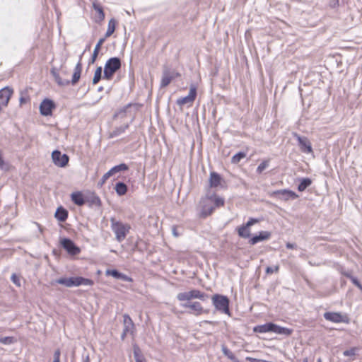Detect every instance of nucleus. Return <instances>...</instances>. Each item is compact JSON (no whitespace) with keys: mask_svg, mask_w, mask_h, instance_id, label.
I'll list each match as a JSON object with an SVG mask.
<instances>
[{"mask_svg":"<svg viewBox=\"0 0 362 362\" xmlns=\"http://www.w3.org/2000/svg\"><path fill=\"white\" fill-rule=\"evenodd\" d=\"M110 223L111 228L115 235L116 240L119 243L122 242L131 229L130 225L116 221L115 218H110Z\"/></svg>","mask_w":362,"mask_h":362,"instance_id":"nucleus-1","label":"nucleus"},{"mask_svg":"<svg viewBox=\"0 0 362 362\" xmlns=\"http://www.w3.org/2000/svg\"><path fill=\"white\" fill-rule=\"evenodd\" d=\"M208 298V296L197 289H192L188 291L179 293L177 295V298L182 303H192V299H199L201 300H205Z\"/></svg>","mask_w":362,"mask_h":362,"instance_id":"nucleus-2","label":"nucleus"},{"mask_svg":"<svg viewBox=\"0 0 362 362\" xmlns=\"http://www.w3.org/2000/svg\"><path fill=\"white\" fill-rule=\"evenodd\" d=\"M59 284L64 285L66 287L84 286H92L93 281L91 279H86L81 276H75L70 278H60L56 281Z\"/></svg>","mask_w":362,"mask_h":362,"instance_id":"nucleus-3","label":"nucleus"},{"mask_svg":"<svg viewBox=\"0 0 362 362\" xmlns=\"http://www.w3.org/2000/svg\"><path fill=\"white\" fill-rule=\"evenodd\" d=\"M121 61L117 57H112L109 59L104 67L103 78L106 80L112 79L114 74L120 69Z\"/></svg>","mask_w":362,"mask_h":362,"instance_id":"nucleus-4","label":"nucleus"},{"mask_svg":"<svg viewBox=\"0 0 362 362\" xmlns=\"http://www.w3.org/2000/svg\"><path fill=\"white\" fill-rule=\"evenodd\" d=\"M211 300L213 305H214L216 310L225 314H230L229 300L226 296L216 294L212 296Z\"/></svg>","mask_w":362,"mask_h":362,"instance_id":"nucleus-5","label":"nucleus"},{"mask_svg":"<svg viewBox=\"0 0 362 362\" xmlns=\"http://www.w3.org/2000/svg\"><path fill=\"white\" fill-rule=\"evenodd\" d=\"M214 210V206L211 202L209 195L202 198L199 203V216L205 218L210 216Z\"/></svg>","mask_w":362,"mask_h":362,"instance_id":"nucleus-6","label":"nucleus"},{"mask_svg":"<svg viewBox=\"0 0 362 362\" xmlns=\"http://www.w3.org/2000/svg\"><path fill=\"white\" fill-rule=\"evenodd\" d=\"M324 317L327 320L334 323L344 322L348 324L349 322L348 315L340 313L327 312L324 314Z\"/></svg>","mask_w":362,"mask_h":362,"instance_id":"nucleus-7","label":"nucleus"},{"mask_svg":"<svg viewBox=\"0 0 362 362\" xmlns=\"http://www.w3.org/2000/svg\"><path fill=\"white\" fill-rule=\"evenodd\" d=\"M13 94V88L8 86L4 87L0 90V112L3 108L7 107Z\"/></svg>","mask_w":362,"mask_h":362,"instance_id":"nucleus-8","label":"nucleus"},{"mask_svg":"<svg viewBox=\"0 0 362 362\" xmlns=\"http://www.w3.org/2000/svg\"><path fill=\"white\" fill-rule=\"evenodd\" d=\"M197 96V88L195 86L192 85L189 88V94L185 96L180 98H178L177 100V104L178 105L182 106L186 104H189V106H191L196 99Z\"/></svg>","mask_w":362,"mask_h":362,"instance_id":"nucleus-9","label":"nucleus"},{"mask_svg":"<svg viewBox=\"0 0 362 362\" xmlns=\"http://www.w3.org/2000/svg\"><path fill=\"white\" fill-rule=\"evenodd\" d=\"M53 163L58 167L64 168L69 163V156L66 154H62L59 151H54L52 153Z\"/></svg>","mask_w":362,"mask_h":362,"instance_id":"nucleus-10","label":"nucleus"},{"mask_svg":"<svg viewBox=\"0 0 362 362\" xmlns=\"http://www.w3.org/2000/svg\"><path fill=\"white\" fill-rule=\"evenodd\" d=\"M273 197H276L279 199L288 201L289 199H296L298 197V195L296 194L294 192L289 189H280L274 191L271 194Z\"/></svg>","mask_w":362,"mask_h":362,"instance_id":"nucleus-11","label":"nucleus"},{"mask_svg":"<svg viewBox=\"0 0 362 362\" xmlns=\"http://www.w3.org/2000/svg\"><path fill=\"white\" fill-rule=\"evenodd\" d=\"M293 136L298 141V144L301 151L306 153H310L313 152L311 143L307 137L300 136L296 133H293Z\"/></svg>","mask_w":362,"mask_h":362,"instance_id":"nucleus-12","label":"nucleus"},{"mask_svg":"<svg viewBox=\"0 0 362 362\" xmlns=\"http://www.w3.org/2000/svg\"><path fill=\"white\" fill-rule=\"evenodd\" d=\"M178 76H180V74L175 71L165 69L163 72L160 86L166 87L168 85H169L173 79Z\"/></svg>","mask_w":362,"mask_h":362,"instance_id":"nucleus-13","label":"nucleus"},{"mask_svg":"<svg viewBox=\"0 0 362 362\" xmlns=\"http://www.w3.org/2000/svg\"><path fill=\"white\" fill-rule=\"evenodd\" d=\"M61 245L70 255H75L80 252V249L70 239L63 238Z\"/></svg>","mask_w":362,"mask_h":362,"instance_id":"nucleus-14","label":"nucleus"},{"mask_svg":"<svg viewBox=\"0 0 362 362\" xmlns=\"http://www.w3.org/2000/svg\"><path fill=\"white\" fill-rule=\"evenodd\" d=\"M54 108V103L49 99L44 100L40 105V113L44 116L51 115Z\"/></svg>","mask_w":362,"mask_h":362,"instance_id":"nucleus-15","label":"nucleus"},{"mask_svg":"<svg viewBox=\"0 0 362 362\" xmlns=\"http://www.w3.org/2000/svg\"><path fill=\"white\" fill-rule=\"evenodd\" d=\"M181 306L185 308L190 309L192 313L195 315H200L204 313V310L202 306L201 303L197 301L188 303H181Z\"/></svg>","mask_w":362,"mask_h":362,"instance_id":"nucleus-16","label":"nucleus"},{"mask_svg":"<svg viewBox=\"0 0 362 362\" xmlns=\"http://www.w3.org/2000/svg\"><path fill=\"white\" fill-rule=\"evenodd\" d=\"M271 237V233L268 231H261L257 235L253 236L250 240L249 243L251 245H255L259 242L264 241L269 239Z\"/></svg>","mask_w":362,"mask_h":362,"instance_id":"nucleus-17","label":"nucleus"},{"mask_svg":"<svg viewBox=\"0 0 362 362\" xmlns=\"http://www.w3.org/2000/svg\"><path fill=\"white\" fill-rule=\"evenodd\" d=\"M123 322H124V329L123 331L125 333H128L129 334H132L134 332V325L132 318L127 314L123 316Z\"/></svg>","mask_w":362,"mask_h":362,"instance_id":"nucleus-18","label":"nucleus"},{"mask_svg":"<svg viewBox=\"0 0 362 362\" xmlns=\"http://www.w3.org/2000/svg\"><path fill=\"white\" fill-rule=\"evenodd\" d=\"M105 274L107 276H112L115 279H122L125 281L131 282L132 281V279L130 277H129L128 276H127L124 274L119 272L118 271H117L115 269H107L105 272Z\"/></svg>","mask_w":362,"mask_h":362,"instance_id":"nucleus-19","label":"nucleus"},{"mask_svg":"<svg viewBox=\"0 0 362 362\" xmlns=\"http://www.w3.org/2000/svg\"><path fill=\"white\" fill-rule=\"evenodd\" d=\"M272 332L278 334H282L286 336H290L293 330L286 327L279 326L276 324L272 323Z\"/></svg>","mask_w":362,"mask_h":362,"instance_id":"nucleus-20","label":"nucleus"},{"mask_svg":"<svg viewBox=\"0 0 362 362\" xmlns=\"http://www.w3.org/2000/svg\"><path fill=\"white\" fill-rule=\"evenodd\" d=\"M222 178L216 173L212 172L210 174L209 185L212 188H216L221 185Z\"/></svg>","mask_w":362,"mask_h":362,"instance_id":"nucleus-21","label":"nucleus"},{"mask_svg":"<svg viewBox=\"0 0 362 362\" xmlns=\"http://www.w3.org/2000/svg\"><path fill=\"white\" fill-rule=\"evenodd\" d=\"M71 200L78 206H82L85 203V199L82 192H76L71 194Z\"/></svg>","mask_w":362,"mask_h":362,"instance_id":"nucleus-22","label":"nucleus"},{"mask_svg":"<svg viewBox=\"0 0 362 362\" xmlns=\"http://www.w3.org/2000/svg\"><path fill=\"white\" fill-rule=\"evenodd\" d=\"M272 322L266 323L264 325L255 326L253 329L255 332L266 333L272 332Z\"/></svg>","mask_w":362,"mask_h":362,"instance_id":"nucleus-23","label":"nucleus"},{"mask_svg":"<svg viewBox=\"0 0 362 362\" xmlns=\"http://www.w3.org/2000/svg\"><path fill=\"white\" fill-rule=\"evenodd\" d=\"M209 198L211 200V202L214 206V209L216 207H221L224 205V203H225L224 199L216 195V194H214L209 195Z\"/></svg>","mask_w":362,"mask_h":362,"instance_id":"nucleus-24","label":"nucleus"},{"mask_svg":"<svg viewBox=\"0 0 362 362\" xmlns=\"http://www.w3.org/2000/svg\"><path fill=\"white\" fill-rule=\"evenodd\" d=\"M116 21L113 18L110 19L108 22L107 29L103 38H107L110 37L115 30Z\"/></svg>","mask_w":362,"mask_h":362,"instance_id":"nucleus-25","label":"nucleus"},{"mask_svg":"<svg viewBox=\"0 0 362 362\" xmlns=\"http://www.w3.org/2000/svg\"><path fill=\"white\" fill-rule=\"evenodd\" d=\"M105 41V38H100L98 40V43L96 44L95 47V49L93 50V55L91 57V63L93 64L95 62V61L96 60L98 53H99V51L100 49V47Z\"/></svg>","mask_w":362,"mask_h":362,"instance_id":"nucleus-26","label":"nucleus"},{"mask_svg":"<svg viewBox=\"0 0 362 362\" xmlns=\"http://www.w3.org/2000/svg\"><path fill=\"white\" fill-rule=\"evenodd\" d=\"M127 170H128V166L124 163H122L118 165L114 166L107 173L110 174V176H112L119 172L126 171Z\"/></svg>","mask_w":362,"mask_h":362,"instance_id":"nucleus-27","label":"nucleus"},{"mask_svg":"<svg viewBox=\"0 0 362 362\" xmlns=\"http://www.w3.org/2000/svg\"><path fill=\"white\" fill-rule=\"evenodd\" d=\"M238 233L241 238H247L250 236V228L245 225L241 226L238 228Z\"/></svg>","mask_w":362,"mask_h":362,"instance_id":"nucleus-28","label":"nucleus"},{"mask_svg":"<svg viewBox=\"0 0 362 362\" xmlns=\"http://www.w3.org/2000/svg\"><path fill=\"white\" fill-rule=\"evenodd\" d=\"M81 69H82L81 64L80 62H78L75 67L74 73L73 74V78H72V83L73 84H75L79 80L80 76H81Z\"/></svg>","mask_w":362,"mask_h":362,"instance_id":"nucleus-29","label":"nucleus"},{"mask_svg":"<svg viewBox=\"0 0 362 362\" xmlns=\"http://www.w3.org/2000/svg\"><path fill=\"white\" fill-rule=\"evenodd\" d=\"M67 216H68L67 211L61 207L58 208L55 213L56 218L60 221H64L66 219Z\"/></svg>","mask_w":362,"mask_h":362,"instance_id":"nucleus-30","label":"nucleus"},{"mask_svg":"<svg viewBox=\"0 0 362 362\" xmlns=\"http://www.w3.org/2000/svg\"><path fill=\"white\" fill-rule=\"evenodd\" d=\"M115 189L117 194L119 196L124 195L127 191V187L123 182L117 183Z\"/></svg>","mask_w":362,"mask_h":362,"instance_id":"nucleus-31","label":"nucleus"},{"mask_svg":"<svg viewBox=\"0 0 362 362\" xmlns=\"http://www.w3.org/2000/svg\"><path fill=\"white\" fill-rule=\"evenodd\" d=\"M51 74L53 76L55 81L61 86H66L69 84V81H63L59 74L54 69L51 70Z\"/></svg>","mask_w":362,"mask_h":362,"instance_id":"nucleus-32","label":"nucleus"},{"mask_svg":"<svg viewBox=\"0 0 362 362\" xmlns=\"http://www.w3.org/2000/svg\"><path fill=\"white\" fill-rule=\"evenodd\" d=\"M311 180L309 178H303L301 180L300 183L298 186V189L300 192L304 191L308 187L311 185Z\"/></svg>","mask_w":362,"mask_h":362,"instance_id":"nucleus-33","label":"nucleus"},{"mask_svg":"<svg viewBox=\"0 0 362 362\" xmlns=\"http://www.w3.org/2000/svg\"><path fill=\"white\" fill-rule=\"evenodd\" d=\"M222 351L226 356H227L233 362H240L239 360L235 356V355L226 347L223 346L222 348Z\"/></svg>","mask_w":362,"mask_h":362,"instance_id":"nucleus-34","label":"nucleus"},{"mask_svg":"<svg viewBox=\"0 0 362 362\" xmlns=\"http://www.w3.org/2000/svg\"><path fill=\"white\" fill-rule=\"evenodd\" d=\"M101 78H102V67L99 66L95 71L94 76L93 78V83L97 84Z\"/></svg>","mask_w":362,"mask_h":362,"instance_id":"nucleus-35","label":"nucleus"},{"mask_svg":"<svg viewBox=\"0 0 362 362\" xmlns=\"http://www.w3.org/2000/svg\"><path fill=\"white\" fill-rule=\"evenodd\" d=\"M246 156V153H243V152H239L236 154H235L232 158H231V162L233 163H239L243 158H245Z\"/></svg>","mask_w":362,"mask_h":362,"instance_id":"nucleus-36","label":"nucleus"},{"mask_svg":"<svg viewBox=\"0 0 362 362\" xmlns=\"http://www.w3.org/2000/svg\"><path fill=\"white\" fill-rule=\"evenodd\" d=\"M345 276H347L348 278H349L351 279V281H352V283L355 286H356L361 291H362V285L358 281V279L356 278H355L354 276L350 275L349 274H345Z\"/></svg>","mask_w":362,"mask_h":362,"instance_id":"nucleus-37","label":"nucleus"},{"mask_svg":"<svg viewBox=\"0 0 362 362\" xmlns=\"http://www.w3.org/2000/svg\"><path fill=\"white\" fill-rule=\"evenodd\" d=\"M134 355L136 362H144V360L140 355V349L138 347H135L134 349Z\"/></svg>","mask_w":362,"mask_h":362,"instance_id":"nucleus-38","label":"nucleus"},{"mask_svg":"<svg viewBox=\"0 0 362 362\" xmlns=\"http://www.w3.org/2000/svg\"><path fill=\"white\" fill-rule=\"evenodd\" d=\"M357 350V348H351L349 350L344 351L343 354L344 356L352 357L356 355Z\"/></svg>","mask_w":362,"mask_h":362,"instance_id":"nucleus-39","label":"nucleus"},{"mask_svg":"<svg viewBox=\"0 0 362 362\" xmlns=\"http://www.w3.org/2000/svg\"><path fill=\"white\" fill-rule=\"evenodd\" d=\"M111 176L110 175V174L107 172L105 174H104V175L102 177L101 180H100V182H98V185L99 187H102L105 182L107 180V179H109Z\"/></svg>","mask_w":362,"mask_h":362,"instance_id":"nucleus-40","label":"nucleus"},{"mask_svg":"<svg viewBox=\"0 0 362 362\" xmlns=\"http://www.w3.org/2000/svg\"><path fill=\"white\" fill-rule=\"evenodd\" d=\"M268 166V162L264 161L262 162L257 168V171L259 173H261L264 169H266Z\"/></svg>","mask_w":362,"mask_h":362,"instance_id":"nucleus-41","label":"nucleus"},{"mask_svg":"<svg viewBox=\"0 0 362 362\" xmlns=\"http://www.w3.org/2000/svg\"><path fill=\"white\" fill-rule=\"evenodd\" d=\"M93 6H94L95 10V11L98 13V14L100 15V18L101 19H103V18H104V17H105V15H104V13H103V8H102L100 6H98V5H95V4H94V5H93Z\"/></svg>","mask_w":362,"mask_h":362,"instance_id":"nucleus-42","label":"nucleus"},{"mask_svg":"<svg viewBox=\"0 0 362 362\" xmlns=\"http://www.w3.org/2000/svg\"><path fill=\"white\" fill-rule=\"evenodd\" d=\"M61 351L59 349H57L54 353V359L52 362H60Z\"/></svg>","mask_w":362,"mask_h":362,"instance_id":"nucleus-43","label":"nucleus"},{"mask_svg":"<svg viewBox=\"0 0 362 362\" xmlns=\"http://www.w3.org/2000/svg\"><path fill=\"white\" fill-rule=\"evenodd\" d=\"M279 265H276L273 267H269L266 269V272L267 274H272L274 272H277L279 271Z\"/></svg>","mask_w":362,"mask_h":362,"instance_id":"nucleus-44","label":"nucleus"},{"mask_svg":"<svg viewBox=\"0 0 362 362\" xmlns=\"http://www.w3.org/2000/svg\"><path fill=\"white\" fill-rule=\"evenodd\" d=\"M11 280L14 284H16L17 286H21V281L19 278L16 275L13 274L11 276Z\"/></svg>","mask_w":362,"mask_h":362,"instance_id":"nucleus-45","label":"nucleus"},{"mask_svg":"<svg viewBox=\"0 0 362 362\" xmlns=\"http://www.w3.org/2000/svg\"><path fill=\"white\" fill-rule=\"evenodd\" d=\"M28 100H29L28 97H27L26 95H21V96L20 97V99H19V102L21 105L28 103Z\"/></svg>","mask_w":362,"mask_h":362,"instance_id":"nucleus-46","label":"nucleus"},{"mask_svg":"<svg viewBox=\"0 0 362 362\" xmlns=\"http://www.w3.org/2000/svg\"><path fill=\"white\" fill-rule=\"evenodd\" d=\"M258 222V220L257 219H255V218H250L247 222V223L245 224V226H247V227H250L252 226V225H254L255 223H257Z\"/></svg>","mask_w":362,"mask_h":362,"instance_id":"nucleus-47","label":"nucleus"},{"mask_svg":"<svg viewBox=\"0 0 362 362\" xmlns=\"http://www.w3.org/2000/svg\"><path fill=\"white\" fill-rule=\"evenodd\" d=\"M172 233H173V235L175 237V238H177L180 236V233H178L177 231V227L176 226H173V228H172Z\"/></svg>","mask_w":362,"mask_h":362,"instance_id":"nucleus-48","label":"nucleus"},{"mask_svg":"<svg viewBox=\"0 0 362 362\" xmlns=\"http://www.w3.org/2000/svg\"><path fill=\"white\" fill-rule=\"evenodd\" d=\"M246 360L250 362H262V359L255 358L252 357H246Z\"/></svg>","mask_w":362,"mask_h":362,"instance_id":"nucleus-49","label":"nucleus"},{"mask_svg":"<svg viewBox=\"0 0 362 362\" xmlns=\"http://www.w3.org/2000/svg\"><path fill=\"white\" fill-rule=\"evenodd\" d=\"M0 341H1V342H2V343L6 344V343L11 342V340L10 339V338H8V337H6V338H4V339H1L0 340Z\"/></svg>","mask_w":362,"mask_h":362,"instance_id":"nucleus-50","label":"nucleus"},{"mask_svg":"<svg viewBox=\"0 0 362 362\" xmlns=\"http://www.w3.org/2000/svg\"><path fill=\"white\" fill-rule=\"evenodd\" d=\"M286 247L288 249H293L296 247L295 245L294 244H292V243H286Z\"/></svg>","mask_w":362,"mask_h":362,"instance_id":"nucleus-51","label":"nucleus"},{"mask_svg":"<svg viewBox=\"0 0 362 362\" xmlns=\"http://www.w3.org/2000/svg\"><path fill=\"white\" fill-rule=\"evenodd\" d=\"M127 334H128V333H125V332L123 331V332H122V336H121L122 339H124L125 338V337H126Z\"/></svg>","mask_w":362,"mask_h":362,"instance_id":"nucleus-52","label":"nucleus"},{"mask_svg":"<svg viewBox=\"0 0 362 362\" xmlns=\"http://www.w3.org/2000/svg\"><path fill=\"white\" fill-rule=\"evenodd\" d=\"M83 362H90V358H89V356H86V358L84 359Z\"/></svg>","mask_w":362,"mask_h":362,"instance_id":"nucleus-53","label":"nucleus"},{"mask_svg":"<svg viewBox=\"0 0 362 362\" xmlns=\"http://www.w3.org/2000/svg\"><path fill=\"white\" fill-rule=\"evenodd\" d=\"M206 323H209V324H213L214 322H211V321H206Z\"/></svg>","mask_w":362,"mask_h":362,"instance_id":"nucleus-54","label":"nucleus"},{"mask_svg":"<svg viewBox=\"0 0 362 362\" xmlns=\"http://www.w3.org/2000/svg\"><path fill=\"white\" fill-rule=\"evenodd\" d=\"M317 362H322L321 358H318Z\"/></svg>","mask_w":362,"mask_h":362,"instance_id":"nucleus-55","label":"nucleus"},{"mask_svg":"<svg viewBox=\"0 0 362 362\" xmlns=\"http://www.w3.org/2000/svg\"><path fill=\"white\" fill-rule=\"evenodd\" d=\"M303 362H308V359H307V358H305V359L303 360Z\"/></svg>","mask_w":362,"mask_h":362,"instance_id":"nucleus-56","label":"nucleus"}]
</instances>
